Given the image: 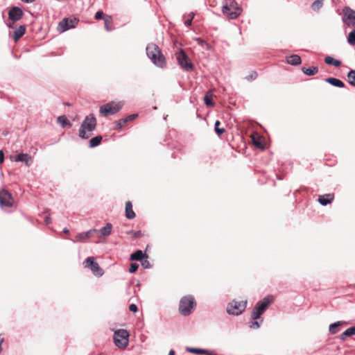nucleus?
<instances>
[{
    "label": "nucleus",
    "mask_w": 355,
    "mask_h": 355,
    "mask_svg": "<svg viewBox=\"0 0 355 355\" xmlns=\"http://www.w3.org/2000/svg\"><path fill=\"white\" fill-rule=\"evenodd\" d=\"M252 142H253V144L259 148H261V149H263L264 148V146L262 144L261 141H260L259 138H255V137H252Z\"/></svg>",
    "instance_id": "40"
},
{
    "label": "nucleus",
    "mask_w": 355,
    "mask_h": 355,
    "mask_svg": "<svg viewBox=\"0 0 355 355\" xmlns=\"http://www.w3.org/2000/svg\"><path fill=\"white\" fill-rule=\"evenodd\" d=\"M343 22L355 29V10L348 6H345L343 10Z\"/></svg>",
    "instance_id": "10"
},
{
    "label": "nucleus",
    "mask_w": 355,
    "mask_h": 355,
    "mask_svg": "<svg viewBox=\"0 0 355 355\" xmlns=\"http://www.w3.org/2000/svg\"><path fill=\"white\" fill-rule=\"evenodd\" d=\"M146 50L147 56L155 65L161 68L166 65L165 58L157 45L153 43L148 44Z\"/></svg>",
    "instance_id": "1"
},
{
    "label": "nucleus",
    "mask_w": 355,
    "mask_h": 355,
    "mask_svg": "<svg viewBox=\"0 0 355 355\" xmlns=\"http://www.w3.org/2000/svg\"><path fill=\"white\" fill-rule=\"evenodd\" d=\"M141 266L144 268H150L151 267L150 262L148 261L147 259H142V261H141Z\"/></svg>",
    "instance_id": "46"
},
{
    "label": "nucleus",
    "mask_w": 355,
    "mask_h": 355,
    "mask_svg": "<svg viewBox=\"0 0 355 355\" xmlns=\"http://www.w3.org/2000/svg\"><path fill=\"white\" fill-rule=\"evenodd\" d=\"M263 319L261 317L259 320H252V321L249 322V327L251 329H257L261 327V323L263 322Z\"/></svg>",
    "instance_id": "32"
},
{
    "label": "nucleus",
    "mask_w": 355,
    "mask_h": 355,
    "mask_svg": "<svg viewBox=\"0 0 355 355\" xmlns=\"http://www.w3.org/2000/svg\"><path fill=\"white\" fill-rule=\"evenodd\" d=\"M127 123V119L125 118L119 119L118 121H115L116 124V129H120L121 128L125 123Z\"/></svg>",
    "instance_id": "38"
},
{
    "label": "nucleus",
    "mask_w": 355,
    "mask_h": 355,
    "mask_svg": "<svg viewBox=\"0 0 355 355\" xmlns=\"http://www.w3.org/2000/svg\"><path fill=\"white\" fill-rule=\"evenodd\" d=\"M123 107L121 102L111 101L100 107L99 112L105 116H108L114 115L119 112Z\"/></svg>",
    "instance_id": "7"
},
{
    "label": "nucleus",
    "mask_w": 355,
    "mask_h": 355,
    "mask_svg": "<svg viewBox=\"0 0 355 355\" xmlns=\"http://www.w3.org/2000/svg\"><path fill=\"white\" fill-rule=\"evenodd\" d=\"M273 302V297L272 295H267L263 300L259 301L251 314L252 320H259L261 315L266 311L268 307Z\"/></svg>",
    "instance_id": "4"
},
{
    "label": "nucleus",
    "mask_w": 355,
    "mask_h": 355,
    "mask_svg": "<svg viewBox=\"0 0 355 355\" xmlns=\"http://www.w3.org/2000/svg\"><path fill=\"white\" fill-rule=\"evenodd\" d=\"M194 15L195 14L193 12H190L189 15H188V19H186L184 21V25L187 26V27H189L192 24V20L194 17Z\"/></svg>",
    "instance_id": "37"
},
{
    "label": "nucleus",
    "mask_w": 355,
    "mask_h": 355,
    "mask_svg": "<svg viewBox=\"0 0 355 355\" xmlns=\"http://www.w3.org/2000/svg\"><path fill=\"white\" fill-rule=\"evenodd\" d=\"M101 141L102 137L100 135L92 137L89 140V148H92L99 146L101 143Z\"/></svg>",
    "instance_id": "29"
},
{
    "label": "nucleus",
    "mask_w": 355,
    "mask_h": 355,
    "mask_svg": "<svg viewBox=\"0 0 355 355\" xmlns=\"http://www.w3.org/2000/svg\"><path fill=\"white\" fill-rule=\"evenodd\" d=\"M247 301L232 300L227 306V313L229 315H239L245 309Z\"/></svg>",
    "instance_id": "8"
},
{
    "label": "nucleus",
    "mask_w": 355,
    "mask_h": 355,
    "mask_svg": "<svg viewBox=\"0 0 355 355\" xmlns=\"http://www.w3.org/2000/svg\"><path fill=\"white\" fill-rule=\"evenodd\" d=\"M175 57L178 64L184 71H190L194 69L193 64L183 49H181L177 52Z\"/></svg>",
    "instance_id": "6"
},
{
    "label": "nucleus",
    "mask_w": 355,
    "mask_h": 355,
    "mask_svg": "<svg viewBox=\"0 0 355 355\" xmlns=\"http://www.w3.org/2000/svg\"><path fill=\"white\" fill-rule=\"evenodd\" d=\"M340 324L341 322L340 321L331 324L329 327V332L331 334H335L337 332V329L340 325Z\"/></svg>",
    "instance_id": "35"
},
{
    "label": "nucleus",
    "mask_w": 355,
    "mask_h": 355,
    "mask_svg": "<svg viewBox=\"0 0 355 355\" xmlns=\"http://www.w3.org/2000/svg\"><path fill=\"white\" fill-rule=\"evenodd\" d=\"M220 124V122L219 121H218V120L216 121L215 124H214L215 132L219 136L225 132V129L223 128H220V126H219Z\"/></svg>",
    "instance_id": "36"
},
{
    "label": "nucleus",
    "mask_w": 355,
    "mask_h": 355,
    "mask_svg": "<svg viewBox=\"0 0 355 355\" xmlns=\"http://www.w3.org/2000/svg\"><path fill=\"white\" fill-rule=\"evenodd\" d=\"M138 268H139V264H137L136 263H130L128 271L130 273H134L137 270Z\"/></svg>",
    "instance_id": "42"
},
{
    "label": "nucleus",
    "mask_w": 355,
    "mask_h": 355,
    "mask_svg": "<svg viewBox=\"0 0 355 355\" xmlns=\"http://www.w3.org/2000/svg\"><path fill=\"white\" fill-rule=\"evenodd\" d=\"M44 222L46 225H49L51 223V218H50L49 216H46L45 218H44Z\"/></svg>",
    "instance_id": "50"
},
{
    "label": "nucleus",
    "mask_w": 355,
    "mask_h": 355,
    "mask_svg": "<svg viewBox=\"0 0 355 355\" xmlns=\"http://www.w3.org/2000/svg\"><path fill=\"white\" fill-rule=\"evenodd\" d=\"M129 310L132 313H136L138 311V307L135 304H131L129 306Z\"/></svg>",
    "instance_id": "47"
},
{
    "label": "nucleus",
    "mask_w": 355,
    "mask_h": 355,
    "mask_svg": "<svg viewBox=\"0 0 355 355\" xmlns=\"http://www.w3.org/2000/svg\"><path fill=\"white\" fill-rule=\"evenodd\" d=\"M229 1L230 3L226 1L223 6V13L232 19H236L241 15L242 10L236 1L232 0H229Z\"/></svg>",
    "instance_id": "5"
},
{
    "label": "nucleus",
    "mask_w": 355,
    "mask_h": 355,
    "mask_svg": "<svg viewBox=\"0 0 355 355\" xmlns=\"http://www.w3.org/2000/svg\"><path fill=\"white\" fill-rule=\"evenodd\" d=\"M78 22L79 19L76 17H66L59 22L58 29L60 32L63 33L71 28H75Z\"/></svg>",
    "instance_id": "11"
},
{
    "label": "nucleus",
    "mask_w": 355,
    "mask_h": 355,
    "mask_svg": "<svg viewBox=\"0 0 355 355\" xmlns=\"http://www.w3.org/2000/svg\"><path fill=\"white\" fill-rule=\"evenodd\" d=\"M4 161V153L2 150H0V164Z\"/></svg>",
    "instance_id": "49"
},
{
    "label": "nucleus",
    "mask_w": 355,
    "mask_h": 355,
    "mask_svg": "<svg viewBox=\"0 0 355 355\" xmlns=\"http://www.w3.org/2000/svg\"><path fill=\"white\" fill-rule=\"evenodd\" d=\"M286 62L292 66H297L301 64L302 60L300 55L293 54L286 58Z\"/></svg>",
    "instance_id": "20"
},
{
    "label": "nucleus",
    "mask_w": 355,
    "mask_h": 355,
    "mask_svg": "<svg viewBox=\"0 0 355 355\" xmlns=\"http://www.w3.org/2000/svg\"><path fill=\"white\" fill-rule=\"evenodd\" d=\"M324 81L336 87L343 88L345 87V83L341 80L336 78H326Z\"/></svg>",
    "instance_id": "19"
},
{
    "label": "nucleus",
    "mask_w": 355,
    "mask_h": 355,
    "mask_svg": "<svg viewBox=\"0 0 355 355\" xmlns=\"http://www.w3.org/2000/svg\"><path fill=\"white\" fill-rule=\"evenodd\" d=\"M64 105H68V106H71V103H65Z\"/></svg>",
    "instance_id": "55"
},
{
    "label": "nucleus",
    "mask_w": 355,
    "mask_h": 355,
    "mask_svg": "<svg viewBox=\"0 0 355 355\" xmlns=\"http://www.w3.org/2000/svg\"><path fill=\"white\" fill-rule=\"evenodd\" d=\"M3 338H1V339L0 340V353H1V351H2L1 344H2V343H3Z\"/></svg>",
    "instance_id": "52"
},
{
    "label": "nucleus",
    "mask_w": 355,
    "mask_h": 355,
    "mask_svg": "<svg viewBox=\"0 0 355 355\" xmlns=\"http://www.w3.org/2000/svg\"><path fill=\"white\" fill-rule=\"evenodd\" d=\"M347 42L352 45L355 46V29L354 28L348 34L347 38Z\"/></svg>",
    "instance_id": "33"
},
{
    "label": "nucleus",
    "mask_w": 355,
    "mask_h": 355,
    "mask_svg": "<svg viewBox=\"0 0 355 355\" xmlns=\"http://www.w3.org/2000/svg\"><path fill=\"white\" fill-rule=\"evenodd\" d=\"M105 18V14L101 10L96 12V13L95 14L96 19H98V20L103 19L104 20Z\"/></svg>",
    "instance_id": "43"
},
{
    "label": "nucleus",
    "mask_w": 355,
    "mask_h": 355,
    "mask_svg": "<svg viewBox=\"0 0 355 355\" xmlns=\"http://www.w3.org/2000/svg\"><path fill=\"white\" fill-rule=\"evenodd\" d=\"M128 233V234H132L134 239L139 238V237H141L143 235L141 231H140V230L139 231H136V232H134L133 230H130Z\"/></svg>",
    "instance_id": "44"
},
{
    "label": "nucleus",
    "mask_w": 355,
    "mask_h": 355,
    "mask_svg": "<svg viewBox=\"0 0 355 355\" xmlns=\"http://www.w3.org/2000/svg\"><path fill=\"white\" fill-rule=\"evenodd\" d=\"M112 230V225L107 223L104 227H103L98 232L102 236H108L111 234Z\"/></svg>",
    "instance_id": "24"
},
{
    "label": "nucleus",
    "mask_w": 355,
    "mask_h": 355,
    "mask_svg": "<svg viewBox=\"0 0 355 355\" xmlns=\"http://www.w3.org/2000/svg\"><path fill=\"white\" fill-rule=\"evenodd\" d=\"M334 198V196L333 193H328L322 196H320L318 197V202L320 205L323 206H326L330 204Z\"/></svg>",
    "instance_id": "17"
},
{
    "label": "nucleus",
    "mask_w": 355,
    "mask_h": 355,
    "mask_svg": "<svg viewBox=\"0 0 355 355\" xmlns=\"http://www.w3.org/2000/svg\"><path fill=\"white\" fill-rule=\"evenodd\" d=\"M186 351L194 354H207L211 355V352L208 349L196 348V347H186Z\"/></svg>",
    "instance_id": "21"
},
{
    "label": "nucleus",
    "mask_w": 355,
    "mask_h": 355,
    "mask_svg": "<svg viewBox=\"0 0 355 355\" xmlns=\"http://www.w3.org/2000/svg\"><path fill=\"white\" fill-rule=\"evenodd\" d=\"M353 335H355V329L354 326L348 328L344 332H343L340 336V339L342 340H345L347 337Z\"/></svg>",
    "instance_id": "27"
},
{
    "label": "nucleus",
    "mask_w": 355,
    "mask_h": 355,
    "mask_svg": "<svg viewBox=\"0 0 355 355\" xmlns=\"http://www.w3.org/2000/svg\"><path fill=\"white\" fill-rule=\"evenodd\" d=\"M129 333L125 329H118L114 332V341L119 348H125L128 345Z\"/></svg>",
    "instance_id": "9"
},
{
    "label": "nucleus",
    "mask_w": 355,
    "mask_h": 355,
    "mask_svg": "<svg viewBox=\"0 0 355 355\" xmlns=\"http://www.w3.org/2000/svg\"><path fill=\"white\" fill-rule=\"evenodd\" d=\"M196 306L194 297L191 295H185L180 300L179 312L182 316H188L192 313Z\"/></svg>",
    "instance_id": "3"
},
{
    "label": "nucleus",
    "mask_w": 355,
    "mask_h": 355,
    "mask_svg": "<svg viewBox=\"0 0 355 355\" xmlns=\"http://www.w3.org/2000/svg\"><path fill=\"white\" fill-rule=\"evenodd\" d=\"M205 104L208 107H213L214 105V103L211 99V94L207 93L204 97Z\"/></svg>",
    "instance_id": "34"
},
{
    "label": "nucleus",
    "mask_w": 355,
    "mask_h": 355,
    "mask_svg": "<svg viewBox=\"0 0 355 355\" xmlns=\"http://www.w3.org/2000/svg\"><path fill=\"white\" fill-rule=\"evenodd\" d=\"M22 16V10L17 6L11 8L8 12V18L13 21H19Z\"/></svg>",
    "instance_id": "15"
},
{
    "label": "nucleus",
    "mask_w": 355,
    "mask_h": 355,
    "mask_svg": "<svg viewBox=\"0 0 355 355\" xmlns=\"http://www.w3.org/2000/svg\"><path fill=\"white\" fill-rule=\"evenodd\" d=\"M347 77L348 78L349 84L355 87V70L350 69L347 74Z\"/></svg>",
    "instance_id": "31"
},
{
    "label": "nucleus",
    "mask_w": 355,
    "mask_h": 355,
    "mask_svg": "<svg viewBox=\"0 0 355 355\" xmlns=\"http://www.w3.org/2000/svg\"><path fill=\"white\" fill-rule=\"evenodd\" d=\"M0 205L6 207L12 206L11 194L8 191L0 192Z\"/></svg>",
    "instance_id": "13"
},
{
    "label": "nucleus",
    "mask_w": 355,
    "mask_h": 355,
    "mask_svg": "<svg viewBox=\"0 0 355 355\" xmlns=\"http://www.w3.org/2000/svg\"><path fill=\"white\" fill-rule=\"evenodd\" d=\"M21 1L26 3H33L35 0H21Z\"/></svg>",
    "instance_id": "51"
},
{
    "label": "nucleus",
    "mask_w": 355,
    "mask_h": 355,
    "mask_svg": "<svg viewBox=\"0 0 355 355\" xmlns=\"http://www.w3.org/2000/svg\"><path fill=\"white\" fill-rule=\"evenodd\" d=\"M302 71L306 76H313L315 74H316L318 72V67H315V66H312V67H302Z\"/></svg>",
    "instance_id": "25"
},
{
    "label": "nucleus",
    "mask_w": 355,
    "mask_h": 355,
    "mask_svg": "<svg viewBox=\"0 0 355 355\" xmlns=\"http://www.w3.org/2000/svg\"><path fill=\"white\" fill-rule=\"evenodd\" d=\"M138 114H130V115H128L125 119H127V122L128 121H132L134 119H135L137 117Z\"/></svg>",
    "instance_id": "48"
},
{
    "label": "nucleus",
    "mask_w": 355,
    "mask_h": 355,
    "mask_svg": "<svg viewBox=\"0 0 355 355\" xmlns=\"http://www.w3.org/2000/svg\"><path fill=\"white\" fill-rule=\"evenodd\" d=\"M85 266L89 268L94 275L101 277L103 275V270L99 266L98 263L94 261L93 257H87L85 261Z\"/></svg>",
    "instance_id": "12"
},
{
    "label": "nucleus",
    "mask_w": 355,
    "mask_h": 355,
    "mask_svg": "<svg viewBox=\"0 0 355 355\" xmlns=\"http://www.w3.org/2000/svg\"><path fill=\"white\" fill-rule=\"evenodd\" d=\"M324 62L328 65H333L336 67H338L341 64V62L338 60H335L331 56H326L324 58Z\"/></svg>",
    "instance_id": "26"
},
{
    "label": "nucleus",
    "mask_w": 355,
    "mask_h": 355,
    "mask_svg": "<svg viewBox=\"0 0 355 355\" xmlns=\"http://www.w3.org/2000/svg\"><path fill=\"white\" fill-rule=\"evenodd\" d=\"M63 232L67 234L69 232V230L67 227H65L63 229Z\"/></svg>",
    "instance_id": "54"
},
{
    "label": "nucleus",
    "mask_w": 355,
    "mask_h": 355,
    "mask_svg": "<svg viewBox=\"0 0 355 355\" xmlns=\"http://www.w3.org/2000/svg\"><path fill=\"white\" fill-rule=\"evenodd\" d=\"M12 160L17 162L24 163L26 166H30L32 163V157L28 153H19L16 155Z\"/></svg>",
    "instance_id": "14"
},
{
    "label": "nucleus",
    "mask_w": 355,
    "mask_h": 355,
    "mask_svg": "<svg viewBox=\"0 0 355 355\" xmlns=\"http://www.w3.org/2000/svg\"><path fill=\"white\" fill-rule=\"evenodd\" d=\"M96 127V119L93 114H90L85 118L79 129V137L83 139H87L90 135L87 133L92 132Z\"/></svg>",
    "instance_id": "2"
},
{
    "label": "nucleus",
    "mask_w": 355,
    "mask_h": 355,
    "mask_svg": "<svg viewBox=\"0 0 355 355\" xmlns=\"http://www.w3.org/2000/svg\"><path fill=\"white\" fill-rule=\"evenodd\" d=\"M96 229H91L85 232H81L76 235V240H72L73 243L76 241L85 242L87 239L90 238L94 233L97 232Z\"/></svg>",
    "instance_id": "16"
},
{
    "label": "nucleus",
    "mask_w": 355,
    "mask_h": 355,
    "mask_svg": "<svg viewBox=\"0 0 355 355\" xmlns=\"http://www.w3.org/2000/svg\"><path fill=\"white\" fill-rule=\"evenodd\" d=\"M144 259H148V255L144 253L142 250H137L130 254V259L131 261H142Z\"/></svg>",
    "instance_id": "18"
},
{
    "label": "nucleus",
    "mask_w": 355,
    "mask_h": 355,
    "mask_svg": "<svg viewBox=\"0 0 355 355\" xmlns=\"http://www.w3.org/2000/svg\"><path fill=\"white\" fill-rule=\"evenodd\" d=\"M125 216L128 219H133L135 217V213L132 210V205L130 201L125 203Z\"/></svg>",
    "instance_id": "23"
},
{
    "label": "nucleus",
    "mask_w": 355,
    "mask_h": 355,
    "mask_svg": "<svg viewBox=\"0 0 355 355\" xmlns=\"http://www.w3.org/2000/svg\"><path fill=\"white\" fill-rule=\"evenodd\" d=\"M257 76H258V74L256 71H252L250 75H248L245 77V79L248 81H252V80H255L257 78Z\"/></svg>",
    "instance_id": "41"
},
{
    "label": "nucleus",
    "mask_w": 355,
    "mask_h": 355,
    "mask_svg": "<svg viewBox=\"0 0 355 355\" xmlns=\"http://www.w3.org/2000/svg\"><path fill=\"white\" fill-rule=\"evenodd\" d=\"M57 121H58V123L61 124V125L63 128L65 126H68L69 128H71L72 126V124L69 122V121L67 119V116L64 115L58 116Z\"/></svg>",
    "instance_id": "28"
},
{
    "label": "nucleus",
    "mask_w": 355,
    "mask_h": 355,
    "mask_svg": "<svg viewBox=\"0 0 355 355\" xmlns=\"http://www.w3.org/2000/svg\"><path fill=\"white\" fill-rule=\"evenodd\" d=\"M168 355H175V351L173 349H171Z\"/></svg>",
    "instance_id": "53"
},
{
    "label": "nucleus",
    "mask_w": 355,
    "mask_h": 355,
    "mask_svg": "<svg viewBox=\"0 0 355 355\" xmlns=\"http://www.w3.org/2000/svg\"><path fill=\"white\" fill-rule=\"evenodd\" d=\"M26 32V26L25 25H21L18 28H17L14 31L13 34V40L15 42L18 41L19 39H20Z\"/></svg>",
    "instance_id": "22"
},
{
    "label": "nucleus",
    "mask_w": 355,
    "mask_h": 355,
    "mask_svg": "<svg viewBox=\"0 0 355 355\" xmlns=\"http://www.w3.org/2000/svg\"><path fill=\"white\" fill-rule=\"evenodd\" d=\"M112 21V18L110 16H107L106 15L105 16V18L104 19V22H105V28L106 29V31H111L112 30V28H110L109 26V23Z\"/></svg>",
    "instance_id": "39"
},
{
    "label": "nucleus",
    "mask_w": 355,
    "mask_h": 355,
    "mask_svg": "<svg viewBox=\"0 0 355 355\" xmlns=\"http://www.w3.org/2000/svg\"><path fill=\"white\" fill-rule=\"evenodd\" d=\"M195 40L198 42V44L201 46H203L204 45H206L207 46V49H209V44L205 41L203 40L202 39L200 38V37H197L195 39Z\"/></svg>",
    "instance_id": "45"
},
{
    "label": "nucleus",
    "mask_w": 355,
    "mask_h": 355,
    "mask_svg": "<svg viewBox=\"0 0 355 355\" xmlns=\"http://www.w3.org/2000/svg\"><path fill=\"white\" fill-rule=\"evenodd\" d=\"M324 1L323 0H315L311 4V9L315 12H318L320 8L323 6Z\"/></svg>",
    "instance_id": "30"
}]
</instances>
